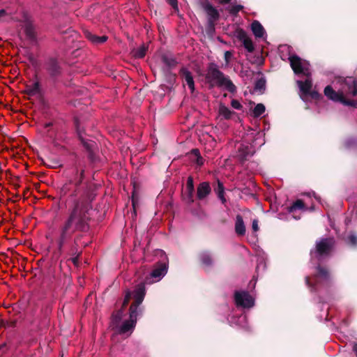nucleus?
<instances>
[{
	"mask_svg": "<svg viewBox=\"0 0 357 357\" xmlns=\"http://www.w3.org/2000/svg\"><path fill=\"white\" fill-rule=\"evenodd\" d=\"M145 294V286L142 283L138 284L134 291L126 292L123 306H126L131 299H134V302L130 307L129 319L124 321L122 324L119 326V322L123 313L122 310H119L116 313L113 314L112 318V326L118 328V332L120 334H126L128 333L130 335L132 332L137 322V317L138 315L137 308L142 303Z\"/></svg>",
	"mask_w": 357,
	"mask_h": 357,
	"instance_id": "f257e3e1",
	"label": "nucleus"
},
{
	"mask_svg": "<svg viewBox=\"0 0 357 357\" xmlns=\"http://www.w3.org/2000/svg\"><path fill=\"white\" fill-rule=\"evenodd\" d=\"M341 87L335 91L331 86L324 89L325 96L334 102H339L344 105L356 106V102L351 98L357 95V82L354 77L339 78Z\"/></svg>",
	"mask_w": 357,
	"mask_h": 357,
	"instance_id": "f03ea898",
	"label": "nucleus"
},
{
	"mask_svg": "<svg viewBox=\"0 0 357 357\" xmlns=\"http://www.w3.org/2000/svg\"><path fill=\"white\" fill-rule=\"evenodd\" d=\"M85 208H79L78 205L74 208L70 217L61 229L59 239L60 248L70 237L77 229H82L85 222Z\"/></svg>",
	"mask_w": 357,
	"mask_h": 357,
	"instance_id": "7ed1b4c3",
	"label": "nucleus"
},
{
	"mask_svg": "<svg viewBox=\"0 0 357 357\" xmlns=\"http://www.w3.org/2000/svg\"><path fill=\"white\" fill-rule=\"evenodd\" d=\"M206 79L211 86H218L229 92L235 91L236 87L231 80L213 66L209 67Z\"/></svg>",
	"mask_w": 357,
	"mask_h": 357,
	"instance_id": "20e7f679",
	"label": "nucleus"
},
{
	"mask_svg": "<svg viewBox=\"0 0 357 357\" xmlns=\"http://www.w3.org/2000/svg\"><path fill=\"white\" fill-rule=\"evenodd\" d=\"M291 68L296 74L302 73L307 77L310 75V64L305 60H302L297 56H289L288 57Z\"/></svg>",
	"mask_w": 357,
	"mask_h": 357,
	"instance_id": "39448f33",
	"label": "nucleus"
},
{
	"mask_svg": "<svg viewBox=\"0 0 357 357\" xmlns=\"http://www.w3.org/2000/svg\"><path fill=\"white\" fill-rule=\"evenodd\" d=\"M334 245L333 238L322 239L317 243L316 253L319 257L326 255Z\"/></svg>",
	"mask_w": 357,
	"mask_h": 357,
	"instance_id": "423d86ee",
	"label": "nucleus"
},
{
	"mask_svg": "<svg viewBox=\"0 0 357 357\" xmlns=\"http://www.w3.org/2000/svg\"><path fill=\"white\" fill-rule=\"evenodd\" d=\"M250 28H251L252 33L254 34L255 37L257 39L264 40L266 38L265 29L259 22L255 20L251 24Z\"/></svg>",
	"mask_w": 357,
	"mask_h": 357,
	"instance_id": "0eeeda50",
	"label": "nucleus"
},
{
	"mask_svg": "<svg viewBox=\"0 0 357 357\" xmlns=\"http://www.w3.org/2000/svg\"><path fill=\"white\" fill-rule=\"evenodd\" d=\"M204 8L208 17V22L210 25L213 26L214 22L219 17V13L218 10L210 3L205 4Z\"/></svg>",
	"mask_w": 357,
	"mask_h": 357,
	"instance_id": "6e6552de",
	"label": "nucleus"
},
{
	"mask_svg": "<svg viewBox=\"0 0 357 357\" xmlns=\"http://www.w3.org/2000/svg\"><path fill=\"white\" fill-rule=\"evenodd\" d=\"M167 272V266L165 262L159 264L151 272V277L159 281Z\"/></svg>",
	"mask_w": 357,
	"mask_h": 357,
	"instance_id": "1a4fd4ad",
	"label": "nucleus"
},
{
	"mask_svg": "<svg viewBox=\"0 0 357 357\" xmlns=\"http://www.w3.org/2000/svg\"><path fill=\"white\" fill-rule=\"evenodd\" d=\"M211 189L208 182H202L197 187V197L199 199H204L211 192Z\"/></svg>",
	"mask_w": 357,
	"mask_h": 357,
	"instance_id": "9d476101",
	"label": "nucleus"
},
{
	"mask_svg": "<svg viewBox=\"0 0 357 357\" xmlns=\"http://www.w3.org/2000/svg\"><path fill=\"white\" fill-rule=\"evenodd\" d=\"M24 93L28 95L29 98L40 96V87L39 82H35L30 84H27L24 89Z\"/></svg>",
	"mask_w": 357,
	"mask_h": 357,
	"instance_id": "9b49d317",
	"label": "nucleus"
},
{
	"mask_svg": "<svg viewBox=\"0 0 357 357\" xmlns=\"http://www.w3.org/2000/svg\"><path fill=\"white\" fill-rule=\"evenodd\" d=\"M260 77L257 79L255 84V87L252 90H250V93L253 94L261 95L264 93L266 89V80L262 75H259Z\"/></svg>",
	"mask_w": 357,
	"mask_h": 357,
	"instance_id": "f8f14e48",
	"label": "nucleus"
},
{
	"mask_svg": "<svg viewBox=\"0 0 357 357\" xmlns=\"http://www.w3.org/2000/svg\"><path fill=\"white\" fill-rule=\"evenodd\" d=\"M297 84L302 93L301 96L303 99V96L310 93V89L312 88V80L310 78H307L305 82L298 81Z\"/></svg>",
	"mask_w": 357,
	"mask_h": 357,
	"instance_id": "ddd939ff",
	"label": "nucleus"
},
{
	"mask_svg": "<svg viewBox=\"0 0 357 357\" xmlns=\"http://www.w3.org/2000/svg\"><path fill=\"white\" fill-rule=\"evenodd\" d=\"M234 299L237 307H245V292L244 291H236L234 295Z\"/></svg>",
	"mask_w": 357,
	"mask_h": 357,
	"instance_id": "4468645a",
	"label": "nucleus"
},
{
	"mask_svg": "<svg viewBox=\"0 0 357 357\" xmlns=\"http://www.w3.org/2000/svg\"><path fill=\"white\" fill-rule=\"evenodd\" d=\"M186 190L188 192L187 199L189 202H193V194H194V184H193V178L191 176H189L186 183Z\"/></svg>",
	"mask_w": 357,
	"mask_h": 357,
	"instance_id": "2eb2a0df",
	"label": "nucleus"
},
{
	"mask_svg": "<svg viewBox=\"0 0 357 357\" xmlns=\"http://www.w3.org/2000/svg\"><path fill=\"white\" fill-rule=\"evenodd\" d=\"M182 74L186 84L188 86L190 91L193 92L195 89V84L191 73L187 70H183Z\"/></svg>",
	"mask_w": 357,
	"mask_h": 357,
	"instance_id": "dca6fc26",
	"label": "nucleus"
},
{
	"mask_svg": "<svg viewBox=\"0 0 357 357\" xmlns=\"http://www.w3.org/2000/svg\"><path fill=\"white\" fill-rule=\"evenodd\" d=\"M85 36L89 40L96 44L103 43L107 38L106 36H96L89 31L85 32Z\"/></svg>",
	"mask_w": 357,
	"mask_h": 357,
	"instance_id": "f3484780",
	"label": "nucleus"
},
{
	"mask_svg": "<svg viewBox=\"0 0 357 357\" xmlns=\"http://www.w3.org/2000/svg\"><path fill=\"white\" fill-rule=\"evenodd\" d=\"M235 230L237 234L243 235L245 231L244 222L243 218L240 215H237L236 224H235Z\"/></svg>",
	"mask_w": 357,
	"mask_h": 357,
	"instance_id": "a211bd4d",
	"label": "nucleus"
},
{
	"mask_svg": "<svg viewBox=\"0 0 357 357\" xmlns=\"http://www.w3.org/2000/svg\"><path fill=\"white\" fill-rule=\"evenodd\" d=\"M146 51L147 47L145 45H142L139 48L132 51V55L135 58L141 59L146 55Z\"/></svg>",
	"mask_w": 357,
	"mask_h": 357,
	"instance_id": "6ab92c4d",
	"label": "nucleus"
},
{
	"mask_svg": "<svg viewBox=\"0 0 357 357\" xmlns=\"http://www.w3.org/2000/svg\"><path fill=\"white\" fill-rule=\"evenodd\" d=\"M265 106L261 103H259L255 105L253 110L252 111V115L254 117H259L265 112Z\"/></svg>",
	"mask_w": 357,
	"mask_h": 357,
	"instance_id": "aec40b11",
	"label": "nucleus"
},
{
	"mask_svg": "<svg viewBox=\"0 0 357 357\" xmlns=\"http://www.w3.org/2000/svg\"><path fill=\"white\" fill-rule=\"evenodd\" d=\"M235 37L241 43V45L245 47V32L243 29H238L235 32Z\"/></svg>",
	"mask_w": 357,
	"mask_h": 357,
	"instance_id": "412c9836",
	"label": "nucleus"
},
{
	"mask_svg": "<svg viewBox=\"0 0 357 357\" xmlns=\"http://www.w3.org/2000/svg\"><path fill=\"white\" fill-rule=\"evenodd\" d=\"M219 114L226 119L231 117V111L225 105H221L219 107Z\"/></svg>",
	"mask_w": 357,
	"mask_h": 357,
	"instance_id": "4be33fe9",
	"label": "nucleus"
},
{
	"mask_svg": "<svg viewBox=\"0 0 357 357\" xmlns=\"http://www.w3.org/2000/svg\"><path fill=\"white\" fill-rule=\"evenodd\" d=\"M298 209L305 211L304 203L301 199L296 200L293 204V205L289 208V212L293 213L294 211L298 210Z\"/></svg>",
	"mask_w": 357,
	"mask_h": 357,
	"instance_id": "5701e85b",
	"label": "nucleus"
},
{
	"mask_svg": "<svg viewBox=\"0 0 357 357\" xmlns=\"http://www.w3.org/2000/svg\"><path fill=\"white\" fill-rule=\"evenodd\" d=\"M215 191L218 198L222 201L223 204L225 203L226 199L224 197V187L222 183H221L220 181L218 183V187L215 189Z\"/></svg>",
	"mask_w": 357,
	"mask_h": 357,
	"instance_id": "b1692460",
	"label": "nucleus"
},
{
	"mask_svg": "<svg viewBox=\"0 0 357 357\" xmlns=\"http://www.w3.org/2000/svg\"><path fill=\"white\" fill-rule=\"evenodd\" d=\"M192 154L195 157V160L198 165L201 166L204 164V160L200 156L199 151L197 149H193L192 151Z\"/></svg>",
	"mask_w": 357,
	"mask_h": 357,
	"instance_id": "393cba45",
	"label": "nucleus"
},
{
	"mask_svg": "<svg viewBox=\"0 0 357 357\" xmlns=\"http://www.w3.org/2000/svg\"><path fill=\"white\" fill-rule=\"evenodd\" d=\"M11 19L10 15L5 10H0V22L8 21Z\"/></svg>",
	"mask_w": 357,
	"mask_h": 357,
	"instance_id": "a878e982",
	"label": "nucleus"
},
{
	"mask_svg": "<svg viewBox=\"0 0 357 357\" xmlns=\"http://www.w3.org/2000/svg\"><path fill=\"white\" fill-rule=\"evenodd\" d=\"M327 275H328V273L325 269H324L319 266L318 267L317 278H326Z\"/></svg>",
	"mask_w": 357,
	"mask_h": 357,
	"instance_id": "bb28decb",
	"label": "nucleus"
},
{
	"mask_svg": "<svg viewBox=\"0 0 357 357\" xmlns=\"http://www.w3.org/2000/svg\"><path fill=\"white\" fill-rule=\"evenodd\" d=\"M255 305V299L252 296L247 294V309L253 307Z\"/></svg>",
	"mask_w": 357,
	"mask_h": 357,
	"instance_id": "cd10ccee",
	"label": "nucleus"
},
{
	"mask_svg": "<svg viewBox=\"0 0 357 357\" xmlns=\"http://www.w3.org/2000/svg\"><path fill=\"white\" fill-rule=\"evenodd\" d=\"M254 50V45L251 39L247 37V52H251Z\"/></svg>",
	"mask_w": 357,
	"mask_h": 357,
	"instance_id": "c85d7f7f",
	"label": "nucleus"
},
{
	"mask_svg": "<svg viewBox=\"0 0 357 357\" xmlns=\"http://www.w3.org/2000/svg\"><path fill=\"white\" fill-rule=\"evenodd\" d=\"M202 261L203 264L206 265H208L211 264V258L207 255H203V256L202 257Z\"/></svg>",
	"mask_w": 357,
	"mask_h": 357,
	"instance_id": "c756f323",
	"label": "nucleus"
},
{
	"mask_svg": "<svg viewBox=\"0 0 357 357\" xmlns=\"http://www.w3.org/2000/svg\"><path fill=\"white\" fill-rule=\"evenodd\" d=\"M349 243L353 245H357V236L354 234H351L349 237Z\"/></svg>",
	"mask_w": 357,
	"mask_h": 357,
	"instance_id": "7c9ffc66",
	"label": "nucleus"
},
{
	"mask_svg": "<svg viewBox=\"0 0 357 357\" xmlns=\"http://www.w3.org/2000/svg\"><path fill=\"white\" fill-rule=\"evenodd\" d=\"M231 106L234 108L237 109H240L241 107V103L238 100H233L231 101Z\"/></svg>",
	"mask_w": 357,
	"mask_h": 357,
	"instance_id": "2f4dec72",
	"label": "nucleus"
},
{
	"mask_svg": "<svg viewBox=\"0 0 357 357\" xmlns=\"http://www.w3.org/2000/svg\"><path fill=\"white\" fill-rule=\"evenodd\" d=\"M252 228L253 231L257 232L259 231V225H258V221L257 220H254L252 221Z\"/></svg>",
	"mask_w": 357,
	"mask_h": 357,
	"instance_id": "473e14b6",
	"label": "nucleus"
},
{
	"mask_svg": "<svg viewBox=\"0 0 357 357\" xmlns=\"http://www.w3.org/2000/svg\"><path fill=\"white\" fill-rule=\"evenodd\" d=\"M232 54L229 51H227L225 52V59L227 63H229L230 58L231 57Z\"/></svg>",
	"mask_w": 357,
	"mask_h": 357,
	"instance_id": "72a5a7b5",
	"label": "nucleus"
},
{
	"mask_svg": "<svg viewBox=\"0 0 357 357\" xmlns=\"http://www.w3.org/2000/svg\"><path fill=\"white\" fill-rule=\"evenodd\" d=\"M169 3L174 8H177V0H167Z\"/></svg>",
	"mask_w": 357,
	"mask_h": 357,
	"instance_id": "f704fd0d",
	"label": "nucleus"
},
{
	"mask_svg": "<svg viewBox=\"0 0 357 357\" xmlns=\"http://www.w3.org/2000/svg\"><path fill=\"white\" fill-rule=\"evenodd\" d=\"M280 52H282L283 51H289V47L288 45H281L279 48Z\"/></svg>",
	"mask_w": 357,
	"mask_h": 357,
	"instance_id": "c9c22d12",
	"label": "nucleus"
},
{
	"mask_svg": "<svg viewBox=\"0 0 357 357\" xmlns=\"http://www.w3.org/2000/svg\"><path fill=\"white\" fill-rule=\"evenodd\" d=\"M59 72L58 68L56 66L54 67L50 70V73L52 75H55Z\"/></svg>",
	"mask_w": 357,
	"mask_h": 357,
	"instance_id": "e433bc0d",
	"label": "nucleus"
},
{
	"mask_svg": "<svg viewBox=\"0 0 357 357\" xmlns=\"http://www.w3.org/2000/svg\"><path fill=\"white\" fill-rule=\"evenodd\" d=\"M243 8V6H237L232 8L231 12L235 13L239 11L240 9Z\"/></svg>",
	"mask_w": 357,
	"mask_h": 357,
	"instance_id": "4c0bfd02",
	"label": "nucleus"
},
{
	"mask_svg": "<svg viewBox=\"0 0 357 357\" xmlns=\"http://www.w3.org/2000/svg\"><path fill=\"white\" fill-rule=\"evenodd\" d=\"M158 253L160 254L161 256H164L165 258L167 259V257L162 250H158Z\"/></svg>",
	"mask_w": 357,
	"mask_h": 357,
	"instance_id": "58836bf2",
	"label": "nucleus"
},
{
	"mask_svg": "<svg viewBox=\"0 0 357 357\" xmlns=\"http://www.w3.org/2000/svg\"><path fill=\"white\" fill-rule=\"evenodd\" d=\"M319 96V95L317 93H316V92H313V93H311V96L312 98H316L317 96Z\"/></svg>",
	"mask_w": 357,
	"mask_h": 357,
	"instance_id": "ea45409f",
	"label": "nucleus"
},
{
	"mask_svg": "<svg viewBox=\"0 0 357 357\" xmlns=\"http://www.w3.org/2000/svg\"><path fill=\"white\" fill-rule=\"evenodd\" d=\"M353 349H354V352L356 353V354L357 355V344H355L354 345Z\"/></svg>",
	"mask_w": 357,
	"mask_h": 357,
	"instance_id": "a19ab883",
	"label": "nucleus"
},
{
	"mask_svg": "<svg viewBox=\"0 0 357 357\" xmlns=\"http://www.w3.org/2000/svg\"><path fill=\"white\" fill-rule=\"evenodd\" d=\"M73 263H74L75 264H77V257L73 258Z\"/></svg>",
	"mask_w": 357,
	"mask_h": 357,
	"instance_id": "79ce46f5",
	"label": "nucleus"
},
{
	"mask_svg": "<svg viewBox=\"0 0 357 357\" xmlns=\"http://www.w3.org/2000/svg\"><path fill=\"white\" fill-rule=\"evenodd\" d=\"M306 283H307L308 285H310V278H306Z\"/></svg>",
	"mask_w": 357,
	"mask_h": 357,
	"instance_id": "37998d69",
	"label": "nucleus"
},
{
	"mask_svg": "<svg viewBox=\"0 0 357 357\" xmlns=\"http://www.w3.org/2000/svg\"><path fill=\"white\" fill-rule=\"evenodd\" d=\"M241 318L243 320H244V319H245V315H242V316H241Z\"/></svg>",
	"mask_w": 357,
	"mask_h": 357,
	"instance_id": "c03bdc74",
	"label": "nucleus"
},
{
	"mask_svg": "<svg viewBox=\"0 0 357 357\" xmlns=\"http://www.w3.org/2000/svg\"><path fill=\"white\" fill-rule=\"evenodd\" d=\"M315 199H317L318 202H320L319 197H315Z\"/></svg>",
	"mask_w": 357,
	"mask_h": 357,
	"instance_id": "a18cd8bd",
	"label": "nucleus"
},
{
	"mask_svg": "<svg viewBox=\"0 0 357 357\" xmlns=\"http://www.w3.org/2000/svg\"><path fill=\"white\" fill-rule=\"evenodd\" d=\"M281 57H282V60L285 59V58L283 56H281Z\"/></svg>",
	"mask_w": 357,
	"mask_h": 357,
	"instance_id": "49530a36",
	"label": "nucleus"
}]
</instances>
